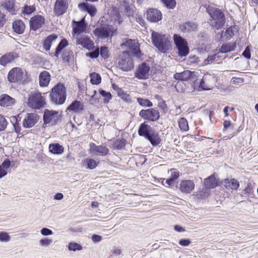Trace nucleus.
Wrapping results in <instances>:
<instances>
[{
  "label": "nucleus",
  "instance_id": "obj_1",
  "mask_svg": "<svg viewBox=\"0 0 258 258\" xmlns=\"http://www.w3.org/2000/svg\"><path fill=\"white\" fill-rule=\"evenodd\" d=\"M208 13L211 18L209 22L211 26L217 30L222 29L226 22L222 11L217 8H211L209 9Z\"/></svg>",
  "mask_w": 258,
  "mask_h": 258
},
{
  "label": "nucleus",
  "instance_id": "obj_2",
  "mask_svg": "<svg viewBox=\"0 0 258 258\" xmlns=\"http://www.w3.org/2000/svg\"><path fill=\"white\" fill-rule=\"evenodd\" d=\"M152 41L154 45L162 53H165L169 48L170 41L164 34L153 31Z\"/></svg>",
  "mask_w": 258,
  "mask_h": 258
},
{
  "label": "nucleus",
  "instance_id": "obj_3",
  "mask_svg": "<svg viewBox=\"0 0 258 258\" xmlns=\"http://www.w3.org/2000/svg\"><path fill=\"white\" fill-rule=\"evenodd\" d=\"M50 98L56 104H62L66 99V89L63 85L58 84L51 90Z\"/></svg>",
  "mask_w": 258,
  "mask_h": 258
},
{
  "label": "nucleus",
  "instance_id": "obj_4",
  "mask_svg": "<svg viewBox=\"0 0 258 258\" xmlns=\"http://www.w3.org/2000/svg\"><path fill=\"white\" fill-rule=\"evenodd\" d=\"M28 106L33 109H40L45 104V99L38 91H32L28 94Z\"/></svg>",
  "mask_w": 258,
  "mask_h": 258
},
{
  "label": "nucleus",
  "instance_id": "obj_5",
  "mask_svg": "<svg viewBox=\"0 0 258 258\" xmlns=\"http://www.w3.org/2000/svg\"><path fill=\"white\" fill-rule=\"evenodd\" d=\"M119 68L123 71H131L134 67V63L131 54L128 51L122 52L118 62Z\"/></svg>",
  "mask_w": 258,
  "mask_h": 258
},
{
  "label": "nucleus",
  "instance_id": "obj_6",
  "mask_svg": "<svg viewBox=\"0 0 258 258\" xmlns=\"http://www.w3.org/2000/svg\"><path fill=\"white\" fill-rule=\"evenodd\" d=\"M173 39L178 49L179 55L180 56H186L189 52V48L186 40L178 34L173 35Z\"/></svg>",
  "mask_w": 258,
  "mask_h": 258
},
{
  "label": "nucleus",
  "instance_id": "obj_7",
  "mask_svg": "<svg viewBox=\"0 0 258 258\" xmlns=\"http://www.w3.org/2000/svg\"><path fill=\"white\" fill-rule=\"evenodd\" d=\"M24 78V71L18 67L13 68L8 75V80L11 83L21 82Z\"/></svg>",
  "mask_w": 258,
  "mask_h": 258
},
{
  "label": "nucleus",
  "instance_id": "obj_8",
  "mask_svg": "<svg viewBox=\"0 0 258 258\" xmlns=\"http://www.w3.org/2000/svg\"><path fill=\"white\" fill-rule=\"evenodd\" d=\"M141 117L145 120L155 121L160 118V113L158 110L154 109H142L139 112Z\"/></svg>",
  "mask_w": 258,
  "mask_h": 258
},
{
  "label": "nucleus",
  "instance_id": "obj_9",
  "mask_svg": "<svg viewBox=\"0 0 258 258\" xmlns=\"http://www.w3.org/2000/svg\"><path fill=\"white\" fill-rule=\"evenodd\" d=\"M60 119V115L58 111L46 110L43 115L44 123L51 124L53 125L58 122Z\"/></svg>",
  "mask_w": 258,
  "mask_h": 258
},
{
  "label": "nucleus",
  "instance_id": "obj_10",
  "mask_svg": "<svg viewBox=\"0 0 258 258\" xmlns=\"http://www.w3.org/2000/svg\"><path fill=\"white\" fill-rule=\"evenodd\" d=\"M69 6L68 0H55L53 12L57 16H61L67 12Z\"/></svg>",
  "mask_w": 258,
  "mask_h": 258
},
{
  "label": "nucleus",
  "instance_id": "obj_11",
  "mask_svg": "<svg viewBox=\"0 0 258 258\" xmlns=\"http://www.w3.org/2000/svg\"><path fill=\"white\" fill-rule=\"evenodd\" d=\"M76 44L81 45L88 50H92L94 48L93 41L88 36L82 34L76 37Z\"/></svg>",
  "mask_w": 258,
  "mask_h": 258
},
{
  "label": "nucleus",
  "instance_id": "obj_12",
  "mask_svg": "<svg viewBox=\"0 0 258 258\" xmlns=\"http://www.w3.org/2000/svg\"><path fill=\"white\" fill-rule=\"evenodd\" d=\"M90 152L92 155L104 156L108 154V149L104 145L97 146L94 143L90 144Z\"/></svg>",
  "mask_w": 258,
  "mask_h": 258
},
{
  "label": "nucleus",
  "instance_id": "obj_13",
  "mask_svg": "<svg viewBox=\"0 0 258 258\" xmlns=\"http://www.w3.org/2000/svg\"><path fill=\"white\" fill-rule=\"evenodd\" d=\"M114 29L111 27H102L96 28L94 31V35L98 38L104 39L113 35Z\"/></svg>",
  "mask_w": 258,
  "mask_h": 258
},
{
  "label": "nucleus",
  "instance_id": "obj_14",
  "mask_svg": "<svg viewBox=\"0 0 258 258\" xmlns=\"http://www.w3.org/2000/svg\"><path fill=\"white\" fill-rule=\"evenodd\" d=\"M39 118V115L36 113H27L23 121V127L25 128L32 127L38 121Z\"/></svg>",
  "mask_w": 258,
  "mask_h": 258
},
{
  "label": "nucleus",
  "instance_id": "obj_15",
  "mask_svg": "<svg viewBox=\"0 0 258 258\" xmlns=\"http://www.w3.org/2000/svg\"><path fill=\"white\" fill-rule=\"evenodd\" d=\"M150 68L145 62L139 65L135 72V77L139 79H146L148 78Z\"/></svg>",
  "mask_w": 258,
  "mask_h": 258
},
{
  "label": "nucleus",
  "instance_id": "obj_16",
  "mask_svg": "<svg viewBox=\"0 0 258 258\" xmlns=\"http://www.w3.org/2000/svg\"><path fill=\"white\" fill-rule=\"evenodd\" d=\"M214 77L210 74L205 75L201 82L200 87L204 90H209L211 89L214 83Z\"/></svg>",
  "mask_w": 258,
  "mask_h": 258
},
{
  "label": "nucleus",
  "instance_id": "obj_17",
  "mask_svg": "<svg viewBox=\"0 0 258 258\" xmlns=\"http://www.w3.org/2000/svg\"><path fill=\"white\" fill-rule=\"evenodd\" d=\"M45 23V18L40 15L32 17L30 20V26L31 29L36 30L41 28Z\"/></svg>",
  "mask_w": 258,
  "mask_h": 258
},
{
  "label": "nucleus",
  "instance_id": "obj_18",
  "mask_svg": "<svg viewBox=\"0 0 258 258\" xmlns=\"http://www.w3.org/2000/svg\"><path fill=\"white\" fill-rule=\"evenodd\" d=\"M147 18L151 22H157L162 19V14L157 9H150L147 11Z\"/></svg>",
  "mask_w": 258,
  "mask_h": 258
},
{
  "label": "nucleus",
  "instance_id": "obj_19",
  "mask_svg": "<svg viewBox=\"0 0 258 258\" xmlns=\"http://www.w3.org/2000/svg\"><path fill=\"white\" fill-rule=\"evenodd\" d=\"M73 32L77 34V36H80L81 33L85 32L87 24L85 23L84 18L78 22L73 21Z\"/></svg>",
  "mask_w": 258,
  "mask_h": 258
},
{
  "label": "nucleus",
  "instance_id": "obj_20",
  "mask_svg": "<svg viewBox=\"0 0 258 258\" xmlns=\"http://www.w3.org/2000/svg\"><path fill=\"white\" fill-rule=\"evenodd\" d=\"M195 183L191 180H184L180 182L179 189L182 192L189 194L195 188Z\"/></svg>",
  "mask_w": 258,
  "mask_h": 258
},
{
  "label": "nucleus",
  "instance_id": "obj_21",
  "mask_svg": "<svg viewBox=\"0 0 258 258\" xmlns=\"http://www.w3.org/2000/svg\"><path fill=\"white\" fill-rule=\"evenodd\" d=\"M78 8L83 12H87L91 17L94 16L97 13V9L96 7L91 4L86 3H81L79 4Z\"/></svg>",
  "mask_w": 258,
  "mask_h": 258
},
{
  "label": "nucleus",
  "instance_id": "obj_22",
  "mask_svg": "<svg viewBox=\"0 0 258 258\" xmlns=\"http://www.w3.org/2000/svg\"><path fill=\"white\" fill-rule=\"evenodd\" d=\"M153 130L154 129L151 126L144 122L140 124L138 130V134L140 136L144 137L146 139Z\"/></svg>",
  "mask_w": 258,
  "mask_h": 258
},
{
  "label": "nucleus",
  "instance_id": "obj_23",
  "mask_svg": "<svg viewBox=\"0 0 258 258\" xmlns=\"http://www.w3.org/2000/svg\"><path fill=\"white\" fill-rule=\"evenodd\" d=\"M58 36L56 34H52L48 36L43 41V46L44 49L48 51L50 49L51 45L55 42Z\"/></svg>",
  "mask_w": 258,
  "mask_h": 258
},
{
  "label": "nucleus",
  "instance_id": "obj_24",
  "mask_svg": "<svg viewBox=\"0 0 258 258\" xmlns=\"http://www.w3.org/2000/svg\"><path fill=\"white\" fill-rule=\"evenodd\" d=\"M50 75L46 71L42 72L39 77V84L41 87H47L50 81Z\"/></svg>",
  "mask_w": 258,
  "mask_h": 258
},
{
  "label": "nucleus",
  "instance_id": "obj_25",
  "mask_svg": "<svg viewBox=\"0 0 258 258\" xmlns=\"http://www.w3.org/2000/svg\"><path fill=\"white\" fill-rule=\"evenodd\" d=\"M122 45L128 48L133 51V53L136 55H137L138 53L140 52L139 44L136 42L135 40H127Z\"/></svg>",
  "mask_w": 258,
  "mask_h": 258
},
{
  "label": "nucleus",
  "instance_id": "obj_26",
  "mask_svg": "<svg viewBox=\"0 0 258 258\" xmlns=\"http://www.w3.org/2000/svg\"><path fill=\"white\" fill-rule=\"evenodd\" d=\"M17 57L18 55L16 53L10 52L6 54L0 58V64L5 66L8 63L12 62Z\"/></svg>",
  "mask_w": 258,
  "mask_h": 258
},
{
  "label": "nucleus",
  "instance_id": "obj_27",
  "mask_svg": "<svg viewBox=\"0 0 258 258\" xmlns=\"http://www.w3.org/2000/svg\"><path fill=\"white\" fill-rule=\"evenodd\" d=\"M222 184L226 188L231 189L233 190H236L239 187V182L234 178L225 179L222 182Z\"/></svg>",
  "mask_w": 258,
  "mask_h": 258
},
{
  "label": "nucleus",
  "instance_id": "obj_28",
  "mask_svg": "<svg viewBox=\"0 0 258 258\" xmlns=\"http://www.w3.org/2000/svg\"><path fill=\"white\" fill-rule=\"evenodd\" d=\"M146 139L150 141L151 145L153 146H158L161 142L159 134L154 130Z\"/></svg>",
  "mask_w": 258,
  "mask_h": 258
},
{
  "label": "nucleus",
  "instance_id": "obj_29",
  "mask_svg": "<svg viewBox=\"0 0 258 258\" xmlns=\"http://www.w3.org/2000/svg\"><path fill=\"white\" fill-rule=\"evenodd\" d=\"M12 28L15 33L21 34L24 31L25 25L22 20H16L13 23Z\"/></svg>",
  "mask_w": 258,
  "mask_h": 258
},
{
  "label": "nucleus",
  "instance_id": "obj_30",
  "mask_svg": "<svg viewBox=\"0 0 258 258\" xmlns=\"http://www.w3.org/2000/svg\"><path fill=\"white\" fill-rule=\"evenodd\" d=\"M219 184V181L214 175L210 176L204 180V184L207 188H213Z\"/></svg>",
  "mask_w": 258,
  "mask_h": 258
},
{
  "label": "nucleus",
  "instance_id": "obj_31",
  "mask_svg": "<svg viewBox=\"0 0 258 258\" xmlns=\"http://www.w3.org/2000/svg\"><path fill=\"white\" fill-rule=\"evenodd\" d=\"M15 100L7 94L0 96V105L2 106H9L14 104Z\"/></svg>",
  "mask_w": 258,
  "mask_h": 258
},
{
  "label": "nucleus",
  "instance_id": "obj_32",
  "mask_svg": "<svg viewBox=\"0 0 258 258\" xmlns=\"http://www.w3.org/2000/svg\"><path fill=\"white\" fill-rule=\"evenodd\" d=\"M67 110L76 113L80 112L83 110V106L80 101L76 100L70 105Z\"/></svg>",
  "mask_w": 258,
  "mask_h": 258
},
{
  "label": "nucleus",
  "instance_id": "obj_33",
  "mask_svg": "<svg viewBox=\"0 0 258 258\" xmlns=\"http://www.w3.org/2000/svg\"><path fill=\"white\" fill-rule=\"evenodd\" d=\"M49 150L53 154H61L64 151V148L58 143H53L49 145Z\"/></svg>",
  "mask_w": 258,
  "mask_h": 258
},
{
  "label": "nucleus",
  "instance_id": "obj_34",
  "mask_svg": "<svg viewBox=\"0 0 258 258\" xmlns=\"http://www.w3.org/2000/svg\"><path fill=\"white\" fill-rule=\"evenodd\" d=\"M236 46V42H228L227 43L223 44L219 52L221 53H227L235 50Z\"/></svg>",
  "mask_w": 258,
  "mask_h": 258
},
{
  "label": "nucleus",
  "instance_id": "obj_35",
  "mask_svg": "<svg viewBox=\"0 0 258 258\" xmlns=\"http://www.w3.org/2000/svg\"><path fill=\"white\" fill-rule=\"evenodd\" d=\"M197 25L192 22H188L185 23L181 27V29L184 33L196 31Z\"/></svg>",
  "mask_w": 258,
  "mask_h": 258
},
{
  "label": "nucleus",
  "instance_id": "obj_36",
  "mask_svg": "<svg viewBox=\"0 0 258 258\" xmlns=\"http://www.w3.org/2000/svg\"><path fill=\"white\" fill-rule=\"evenodd\" d=\"M69 45L68 40L66 39H62L57 46L54 56L58 57L61 50Z\"/></svg>",
  "mask_w": 258,
  "mask_h": 258
},
{
  "label": "nucleus",
  "instance_id": "obj_37",
  "mask_svg": "<svg viewBox=\"0 0 258 258\" xmlns=\"http://www.w3.org/2000/svg\"><path fill=\"white\" fill-rule=\"evenodd\" d=\"M97 164L98 163L93 159L87 158L84 160V165L89 169L95 168Z\"/></svg>",
  "mask_w": 258,
  "mask_h": 258
},
{
  "label": "nucleus",
  "instance_id": "obj_38",
  "mask_svg": "<svg viewBox=\"0 0 258 258\" xmlns=\"http://www.w3.org/2000/svg\"><path fill=\"white\" fill-rule=\"evenodd\" d=\"M90 81L93 85H98L101 83V77L100 75L96 73H93L90 74Z\"/></svg>",
  "mask_w": 258,
  "mask_h": 258
},
{
  "label": "nucleus",
  "instance_id": "obj_39",
  "mask_svg": "<svg viewBox=\"0 0 258 258\" xmlns=\"http://www.w3.org/2000/svg\"><path fill=\"white\" fill-rule=\"evenodd\" d=\"M222 57L219 55V53L213 55H211L208 57V58L204 61V64L207 65L208 64L212 63L214 61H218L219 58Z\"/></svg>",
  "mask_w": 258,
  "mask_h": 258
},
{
  "label": "nucleus",
  "instance_id": "obj_40",
  "mask_svg": "<svg viewBox=\"0 0 258 258\" xmlns=\"http://www.w3.org/2000/svg\"><path fill=\"white\" fill-rule=\"evenodd\" d=\"M138 103L144 107H151L153 106V103L149 100L143 98H137V99Z\"/></svg>",
  "mask_w": 258,
  "mask_h": 258
},
{
  "label": "nucleus",
  "instance_id": "obj_41",
  "mask_svg": "<svg viewBox=\"0 0 258 258\" xmlns=\"http://www.w3.org/2000/svg\"><path fill=\"white\" fill-rule=\"evenodd\" d=\"M179 127L181 130L183 131H187L188 130V125L186 119L183 117L180 118L178 121Z\"/></svg>",
  "mask_w": 258,
  "mask_h": 258
},
{
  "label": "nucleus",
  "instance_id": "obj_42",
  "mask_svg": "<svg viewBox=\"0 0 258 258\" xmlns=\"http://www.w3.org/2000/svg\"><path fill=\"white\" fill-rule=\"evenodd\" d=\"M99 93L102 97H104L103 100L104 103H107L112 98V95L110 92H106L103 90H100Z\"/></svg>",
  "mask_w": 258,
  "mask_h": 258
},
{
  "label": "nucleus",
  "instance_id": "obj_43",
  "mask_svg": "<svg viewBox=\"0 0 258 258\" xmlns=\"http://www.w3.org/2000/svg\"><path fill=\"white\" fill-rule=\"evenodd\" d=\"M11 237L7 232H0V242H8L11 240Z\"/></svg>",
  "mask_w": 258,
  "mask_h": 258
},
{
  "label": "nucleus",
  "instance_id": "obj_44",
  "mask_svg": "<svg viewBox=\"0 0 258 258\" xmlns=\"http://www.w3.org/2000/svg\"><path fill=\"white\" fill-rule=\"evenodd\" d=\"M68 248L70 251L81 250L82 249V246L76 242H70L69 244Z\"/></svg>",
  "mask_w": 258,
  "mask_h": 258
},
{
  "label": "nucleus",
  "instance_id": "obj_45",
  "mask_svg": "<svg viewBox=\"0 0 258 258\" xmlns=\"http://www.w3.org/2000/svg\"><path fill=\"white\" fill-rule=\"evenodd\" d=\"M35 10V7L34 6H25L23 8V13L24 15H30Z\"/></svg>",
  "mask_w": 258,
  "mask_h": 258
},
{
  "label": "nucleus",
  "instance_id": "obj_46",
  "mask_svg": "<svg viewBox=\"0 0 258 258\" xmlns=\"http://www.w3.org/2000/svg\"><path fill=\"white\" fill-rule=\"evenodd\" d=\"M8 122L5 117L0 115V132L4 131L7 128Z\"/></svg>",
  "mask_w": 258,
  "mask_h": 258
},
{
  "label": "nucleus",
  "instance_id": "obj_47",
  "mask_svg": "<svg viewBox=\"0 0 258 258\" xmlns=\"http://www.w3.org/2000/svg\"><path fill=\"white\" fill-rule=\"evenodd\" d=\"M52 243V240L48 238H42L40 240L39 244L43 247H47Z\"/></svg>",
  "mask_w": 258,
  "mask_h": 258
},
{
  "label": "nucleus",
  "instance_id": "obj_48",
  "mask_svg": "<svg viewBox=\"0 0 258 258\" xmlns=\"http://www.w3.org/2000/svg\"><path fill=\"white\" fill-rule=\"evenodd\" d=\"M11 121L13 122V126L15 132L19 133L21 131V126L19 123L17 122V118L16 116H13L11 118Z\"/></svg>",
  "mask_w": 258,
  "mask_h": 258
},
{
  "label": "nucleus",
  "instance_id": "obj_49",
  "mask_svg": "<svg viewBox=\"0 0 258 258\" xmlns=\"http://www.w3.org/2000/svg\"><path fill=\"white\" fill-rule=\"evenodd\" d=\"M164 5L169 9H173L176 5L175 0H161Z\"/></svg>",
  "mask_w": 258,
  "mask_h": 258
},
{
  "label": "nucleus",
  "instance_id": "obj_50",
  "mask_svg": "<svg viewBox=\"0 0 258 258\" xmlns=\"http://www.w3.org/2000/svg\"><path fill=\"white\" fill-rule=\"evenodd\" d=\"M164 5L169 9H173L176 5L175 0H161Z\"/></svg>",
  "mask_w": 258,
  "mask_h": 258
},
{
  "label": "nucleus",
  "instance_id": "obj_51",
  "mask_svg": "<svg viewBox=\"0 0 258 258\" xmlns=\"http://www.w3.org/2000/svg\"><path fill=\"white\" fill-rule=\"evenodd\" d=\"M4 7L6 9L11 13L14 11L13 7V2L12 0L6 1L4 4Z\"/></svg>",
  "mask_w": 258,
  "mask_h": 258
},
{
  "label": "nucleus",
  "instance_id": "obj_52",
  "mask_svg": "<svg viewBox=\"0 0 258 258\" xmlns=\"http://www.w3.org/2000/svg\"><path fill=\"white\" fill-rule=\"evenodd\" d=\"M124 146L125 143L123 140H117L114 143V147L117 150H120L122 149Z\"/></svg>",
  "mask_w": 258,
  "mask_h": 258
},
{
  "label": "nucleus",
  "instance_id": "obj_53",
  "mask_svg": "<svg viewBox=\"0 0 258 258\" xmlns=\"http://www.w3.org/2000/svg\"><path fill=\"white\" fill-rule=\"evenodd\" d=\"M180 74L181 76V81H187L190 77L191 72L186 70L180 73Z\"/></svg>",
  "mask_w": 258,
  "mask_h": 258
},
{
  "label": "nucleus",
  "instance_id": "obj_54",
  "mask_svg": "<svg viewBox=\"0 0 258 258\" xmlns=\"http://www.w3.org/2000/svg\"><path fill=\"white\" fill-rule=\"evenodd\" d=\"M99 53H100L101 56L104 58H106L108 56V50L106 47H101Z\"/></svg>",
  "mask_w": 258,
  "mask_h": 258
},
{
  "label": "nucleus",
  "instance_id": "obj_55",
  "mask_svg": "<svg viewBox=\"0 0 258 258\" xmlns=\"http://www.w3.org/2000/svg\"><path fill=\"white\" fill-rule=\"evenodd\" d=\"M99 55V48L96 49L94 51L90 52L86 54L87 56H89L92 58H96L98 57Z\"/></svg>",
  "mask_w": 258,
  "mask_h": 258
},
{
  "label": "nucleus",
  "instance_id": "obj_56",
  "mask_svg": "<svg viewBox=\"0 0 258 258\" xmlns=\"http://www.w3.org/2000/svg\"><path fill=\"white\" fill-rule=\"evenodd\" d=\"M40 232L41 234L44 236L50 235L53 234V232L51 230L45 227L42 228L41 229Z\"/></svg>",
  "mask_w": 258,
  "mask_h": 258
},
{
  "label": "nucleus",
  "instance_id": "obj_57",
  "mask_svg": "<svg viewBox=\"0 0 258 258\" xmlns=\"http://www.w3.org/2000/svg\"><path fill=\"white\" fill-rule=\"evenodd\" d=\"M231 81L234 84L239 85L243 83L244 81V79L242 78L233 77Z\"/></svg>",
  "mask_w": 258,
  "mask_h": 258
},
{
  "label": "nucleus",
  "instance_id": "obj_58",
  "mask_svg": "<svg viewBox=\"0 0 258 258\" xmlns=\"http://www.w3.org/2000/svg\"><path fill=\"white\" fill-rule=\"evenodd\" d=\"M225 35L226 37V39H230L233 35V32L232 29L231 28L226 29L225 32Z\"/></svg>",
  "mask_w": 258,
  "mask_h": 258
},
{
  "label": "nucleus",
  "instance_id": "obj_59",
  "mask_svg": "<svg viewBox=\"0 0 258 258\" xmlns=\"http://www.w3.org/2000/svg\"><path fill=\"white\" fill-rule=\"evenodd\" d=\"M171 174L170 177L171 178V179L175 180V179H176L177 178H178L179 172L178 171H177L176 169H172L171 170Z\"/></svg>",
  "mask_w": 258,
  "mask_h": 258
},
{
  "label": "nucleus",
  "instance_id": "obj_60",
  "mask_svg": "<svg viewBox=\"0 0 258 258\" xmlns=\"http://www.w3.org/2000/svg\"><path fill=\"white\" fill-rule=\"evenodd\" d=\"M123 3L124 5V12L130 15L132 13V10L129 4L124 1L123 2Z\"/></svg>",
  "mask_w": 258,
  "mask_h": 258
},
{
  "label": "nucleus",
  "instance_id": "obj_61",
  "mask_svg": "<svg viewBox=\"0 0 258 258\" xmlns=\"http://www.w3.org/2000/svg\"><path fill=\"white\" fill-rule=\"evenodd\" d=\"M191 241L189 239H181L179 241V244L183 246H188Z\"/></svg>",
  "mask_w": 258,
  "mask_h": 258
},
{
  "label": "nucleus",
  "instance_id": "obj_62",
  "mask_svg": "<svg viewBox=\"0 0 258 258\" xmlns=\"http://www.w3.org/2000/svg\"><path fill=\"white\" fill-rule=\"evenodd\" d=\"M158 106L161 108L164 112L167 111V106L165 102L163 100H161L159 102Z\"/></svg>",
  "mask_w": 258,
  "mask_h": 258
},
{
  "label": "nucleus",
  "instance_id": "obj_63",
  "mask_svg": "<svg viewBox=\"0 0 258 258\" xmlns=\"http://www.w3.org/2000/svg\"><path fill=\"white\" fill-rule=\"evenodd\" d=\"M62 59L64 61L69 62L71 59L69 51H65L63 52L62 54Z\"/></svg>",
  "mask_w": 258,
  "mask_h": 258
},
{
  "label": "nucleus",
  "instance_id": "obj_64",
  "mask_svg": "<svg viewBox=\"0 0 258 258\" xmlns=\"http://www.w3.org/2000/svg\"><path fill=\"white\" fill-rule=\"evenodd\" d=\"M3 168H5V169H8L10 166H11V161L9 159H6L4 160V161L3 162L2 165Z\"/></svg>",
  "mask_w": 258,
  "mask_h": 258
}]
</instances>
